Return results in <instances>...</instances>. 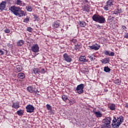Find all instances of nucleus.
Returning <instances> with one entry per match:
<instances>
[{"label": "nucleus", "instance_id": "f257e3e1", "mask_svg": "<svg viewBox=\"0 0 128 128\" xmlns=\"http://www.w3.org/2000/svg\"><path fill=\"white\" fill-rule=\"evenodd\" d=\"M10 10L14 13V14L18 16V18H22V16H26V12L22 10L18 6H12L10 8Z\"/></svg>", "mask_w": 128, "mask_h": 128}, {"label": "nucleus", "instance_id": "f03ea898", "mask_svg": "<svg viewBox=\"0 0 128 128\" xmlns=\"http://www.w3.org/2000/svg\"><path fill=\"white\" fill-rule=\"evenodd\" d=\"M124 122V117L122 116H120L117 118V119L114 117L112 120V126L114 128H118L122 124V122Z\"/></svg>", "mask_w": 128, "mask_h": 128}, {"label": "nucleus", "instance_id": "7ed1b4c3", "mask_svg": "<svg viewBox=\"0 0 128 128\" xmlns=\"http://www.w3.org/2000/svg\"><path fill=\"white\" fill-rule=\"evenodd\" d=\"M92 18L94 22H96L99 24H104L106 22V18L104 16L95 14L92 16Z\"/></svg>", "mask_w": 128, "mask_h": 128}, {"label": "nucleus", "instance_id": "20e7f679", "mask_svg": "<svg viewBox=\"0 0 128 128\" xmlns=\"http://www.w3.org/2000/svg\"><path fill=\"white\" fill-rule=\"evenodd\" d=\"M84 86L82 84L78 85L76 88L78 94H84Z\"/></svg>", "mask_w": 128, "mask_h": 128}, {"label": "nucleus", "instance_id": "39448f33", "mask_svg": "<svg viewBox=\"0 0 128 128\" xmlns=\"http://www.w3.org/2000/svg\"><path fill=\"white\" fill-rule=\"evenodd\" d=\"M27 112H34V107L32 105L28 104L26 106Z\"/></svg>", "mask_w": 128, "mask_h": 128}, {"label": "nucleus", "instance_id": "423d86ee", "mask_svg": "<svg viewBox=\"0 0 128 128\" xmlns=\"http://www.w3.org/2000/svg\"><path fill=\"white\" fill-rule=\"evenodd\" d=\"M31 49L32 52H38L39 50H40V47L38 46V44H34L32 47Z\"/></svg>", "mask_w": 128, "mask_h": 128}, {"label": "nucleus", "instance_id": "0eeeda50", "mask_svg": "<svg viewBox=\"0 0 128 128\" xmlns=\"http://www.w3.org/2000/svg\"><path fill=\"white\" fill-rule=\"evenodd\" d=\"M89 48L91 50H100V46L98 44H95L89 46Z\"/></svg>", "mask_w": 128, "mask_h": 128}, {"label": "nucleus", "instance_id": "6e6552de", "mask_svg": "<svg viewBox=\"0 0 128 128\" xmlns=\"http://www.w3.org/2000/svg\"><path fill=\"white\" fill-rule=\"evenodd\" d=\"M112 121V118H105L104 120V124H106L108 126H110V122Z\"/></svg>", "mask_w": 128, "mask_h": 128}, {"label": "nucleus", "instance_id": "1a4fd4ad", "mask_svg": "<svg viewBox=\"0 0 128 128\" xmlns=\"http://www.w3.org/2000/svg\"><path fill=\"white\" fill-rule=\"evenodd\" d=\"M63 56L64 58V60L67 62H72V58H70V56H68V54H64Z\"/></svg>", "mask_w": 128, "mask_h": 128}, {"label": "nucleus", "instance_id": "9d476101", "mask_svg": "<svg viewBox=\"0 0 128 128\" xmlns=\"http://www.w3.org/2000/svg\"><path fill=\"white\" fill-rule=\"evenodd\" d=\"M6 2L2 1L0 4V10L2 12L4 8H6Z\"/></svg>", "mask_w": 128, "mask_h": 128}, {"label": "nucleus", "instance_id": "9b49d317", "mask_svg": "<svg viewBox=\"0 0 128 128\" xmlns=\"http://www.w3.org/2000/svg\"><path fill=\"white\" fill-rule=\"evenodd\" d=\"M79 60L82 62H86L88 60H86V56H80L79 58Z\"/></svg>", "mask_w": 128, "mask_h": 128}, {"label": "nucleus", "instance_id": "f8f14e48", "mask_svg": "<svg viewBox=\"0 0 128 128\" xmlns=\"http://www.w3.org/2000/svg\"><path fill=\"white\" fill-rule=\"evenodd\" d=\"M18 78L20 80H24V78H26V75L24 74V73L20 72L18 74Z\"/></svg>", "mask_w": 128, "mask_h": 128}, {"label": "nucleus", "instance_id": "ddd939ff", "mask_svg": "<svg viewBox=\"0 0 128 128\" xmlns=\"http://www.w3.org/2000/svg\"><path fill=\"white\" fill-rule=\"evenodd\" d=\"M16 4L18 6H26V4L21 0H16Z\"/></svg>", "mask_w": 128, "mask_h": 128}, {"label": "nucleus", "instance_id": "4468645a", "mask_svg": "<svg viewBox=\"0 0 128 128\" xmlns=\"http://www.w3.org/2000/svg\"><path fill=\"white\" fill-rule=\"evenodd\" d=\"M60 26V21L58 20L54 22L52 24V27L54 28H58Z\"/></svg>", "mask_w": 128, "mask_h": 128}, {"label": "nucleus", "instance_id": "2eb2a0df", "mask_svg": "<svg viewBox=\"0 0 128 128\" xmlns=\"http://www.w3.org/2000/svg\"><path fill=\"white\" fill-rule=\"evenodd\" d=\"M78 24L79 26H81V28H84V26H86V23L84 21H79L78 22Z\"/></svg>", "mask_w": 128, "mask_h": 128}, {"label": "nucleus", "instance_id": "dca6fc26", "mask_svg": "<svg viewBox=\"0 0 128 128\" xmlns=\"http://www.w3.org/2000/svg\"><path fill=\"white\" fill-rule=\"evenodd\" d=\"M22 68L21 66H18L14 68V70L16 72H22Z\"/></svg>", "mask_w": 128, "mask_h": 128}, {"label": "nucleus", "instance_id": "f3484780", "mask_svg": "<svg viewBox=\"0 0 128 128\" xmlns=\"http://www.w3.org/2000/svg\"><path fill=\"white\" fill-rule=\"evenodd\" d=\"M94 114H96V118H102V114L100 112H94Z\"/></svg>", "mask_w": 128, "mask_h": 128}, {"label": "nucleus", "instance_id": "a211bd4d", "mask_svg": "<svg viewBox=\"0 0 128 128\" xmlns=\"http://www.w3.org/2000/svg\"><path fill=\"white\" fill-rule=\"evenodd\" d=\"M101 62H102V64H108V62H110V58H106L104 59H102L101 60Z\"/></svg>", "mask_w": 128, "mask_h": 128}, {"label": "nucleus", "instance_id": "6ab92c4d", "mask_svg": "<svg viewBox=\"0 0 128 128\" xmlns=\"http://www.w3.org/2000/svg\"><path fill=\"white\" fill-rule=\"evenodd\" d=\"M27 90H28V92H31L32 94H33V92H34V88L32 86H28L27 88Z\"/></svg>", "mask_w": 128, "mask_h": 128}, {"label": "nucleus", "instance_id": "aec40b11", "mask_svg": "<svg viewBox=\"0 0 128 128\" xmlns=\"http://www.w3.org/2000/svg\"><path fill=\"white\" fill-rule=\"evenodd\" d=\"M108 106L110 110H116V104H112L109 105Z\"/></svg>", "mask_w": 128, "mask_h": 128}, {"label": "nucleus", "instance_id": "412c9836", "mask_svg": "<svg viewBox=\"0 0 128 128\" xmlns=\"http://www.w3.org/2000/svg\"><path fill=\"white\" fill-rule=\"evenodd\" d=\"M24 44V40H20L17 42V46H22Z\"/></svg>", "mask_w": 128, "mask_h": 128}, {"label": "nucleus", "instance_id": "4be33fe9", "mask_svg": "<svg viewBox=\"0 0 128 128\" xmlns=\"http://www.w3.org/2000/svg\"><path fill=\"white\" fill-rule=\"evenodd\" d=\"M114 82L116 84H117V86H120V84L122 82V81H120V80L118 79H116V80H114Z\"/></svg>", "mask_w": 128, "mask_h": 128}, {"label": "nucleus", "instance_id": "5701e85b", "mask_svg": "<svg viewBox=\"0 0 128 128\" xmlns=\"http://www.w3.org/2000/svg\"><path fill=\"white\" fill-rule=\"evenodd\" d=\"M12 108H20V104L18 103H13Z\"/></svg>", "mask_w": 128, "mask_h": 128}, {"label": "nucleus", "instance_id": "b1692460", "mask_svg": "<svg viewBox=\"0 0 128 128\" xmlns=\"http://www.w3.org/2000/svg\"><path fill=\"white\" fill-rule=\"evenodd\" d=\"M114 2V1L112 0H108L107 1L106 4L108 6H112L114 4H112Z\"/></svg>", "mask_w": 128, "mask_h": 128}, {"label": "nucleus", "instance_id": "393cba45", "mask_svg": "<svg viewBox=\"0 0 128 128\" xmlns=\"http://www.w3.org/2000/svg\"><path fill=\"white\" fill-rule=\"evenodd\" d=\"M17 114L18 116H23L24 115V110H20L17 111Z\"/></svg>", "mask_w": 128, "mask_h": 128}, {"label": "nucleus", "instance_id": "a878e982", "mask_svg": "<svg viewBox=\"0 0 128 128\" xmlns=\"http://www.w3.org/2000/svg\"><path fill=\"white\" fill-rule=\"evenodd\" d=\"M40 72V70L38 68H34L32 70V74H38Z\"/></svg>", "mask_w": 128, "mask_h": 128}, {"label": "nucleus", "instance_id": "bb28decb", "mask_svg": "<svg viewBox=\"0 0 128 128\" xmlns=\"http://www.w3.org/2000/svg\"><path fill=\"white\" fill-rule=\"evenodd\" d=\"M104 72H110V69L108 66H104Z\"/></svg>", "mask_w": 128, "mask_h": 128}, {"label": "nucleus", "instance_id": "cd10ccee", "mask_svg": "<svg viewBox=\"0 0 128 128\" xmlns=\"http://www.w3.org/2000/svg\"><path fill=\"white\" fill-rule=\"evenodd\" d=\"M26 10L28 12H32V7L30 6H28L26 7Z\"/></svg>", "mask_w": 128, "mask_h": 128}, {"label": "nucleus", "instance_id": "c85d7f7f", "mask_svg": "<svg viewBox=\"0 0 128 128\" xmlns=\"http://www.w3.org/2000/svg\"><path fill=\"white\" fill-rule=\"evenodd\" d=\"M88 58H90L91 62H92V60H96V58H94V55H92V56L89 55L88 56Z\"/></svg>", "mask_w": 128, "mask_h": 128}, {"label": "nucleus", "instance_id": "c756f323", "mask_svg": "<svg viewBox=\"0 0 128 128\" xmlns=\"http://www.w3.org/2000/svg\"><path fill=\"white\" fill-rule=\"evenodd\" d=\"M33 94H34L35 96H40V92L36 89L34 90Z\"/></svg>", "mask_w": 128, "mask_h": 128}, {"label": "nucleus", "instance_id": "7c9ffc66", "mask_svg": "<svg viewBox=\"0 0 128 128\" xmlns=\"http://www.w3.org/2000/svg\"><path fill=\"white\" fill-rule=\"evenodd\" d=\"M101 128H110V125H106L104 124L102 126Z\"/></svg>", "mask_w": 128, "mask_h": 128}, {"label": "nucleus", "instance_id": "2f4dec72", "mask_svg": "<svg viewBox=\"0 0 128 128\" xmlns=\"http://www.w3.org/2000/svg\"><path fill=\"white\" fill-rule=\"evenodd\" d=\"M46 107L48 110H52V106H50V105L47 104Z\"/></svg>", "mask_w": 128, "mask_h": 128}, {"label": "nucleus", "instance_id": "473e14b6", "mask_svg": "<svg viewBox=\"0 0 128 128\" xmlns=\"http://www.w3.org/2000/svg\"><path fill=\"white\" fill-rule=\"evenodd\" d=\"M62 100H63L64 101L66 100H68V96L66 95H62Z\"/></svg>", "mask_w": 128, "mask_h": 128}, {"label": "nucleus", "instance_id": "72a5a7b5", "mask_svg": "<svg viewBox=\"0 0 128 128\" xmlns=\"http://www.w3.org/2000/svg\"><path fill=\"white\" fill-rule=\"evenodd\" d=\"M32 30H34V29H32V28H30V27H28L27 28V31L29 32H32Z\"/></svg>", "mask_w": 128, "mask_h": 128}, {"label": "nucleus", "instance_id": "f704fd0d", "mask_svg": "<svg viewBox=\"0 0 128 128\" xmlns=\"http://www.w3.org/2000/svg\"><path fill=\"white\" fill-rule=\"evenodd\" d=\"M30 22V18H26L24 20V22H26V24H28V22Z\"/></svg>", "mask_w": 128, "mask_h": 128}, {"label": "nucleus", "instance_id": "c9c22d12", "mask_svg": "<svg viewBox=\"0 0 128 128\" xmlns=\"http://www.w3.org/2000/svg\"><path fill=\"white\" fill-rule=\"evenodd\" d=\"M104 8L105 10H108V5H106L104 7Z\"/></svg>", "mask_w": 128, "mask_h": 128}, {"label": "nucleus", "instance_id": "e433bc0d", "mask_svg": "<svg viewBox=\"0 0 128 128\" xmlns=\"http://www.w3.org/2000/svg\"><path fill=\"white\" fill-rule=\"evenodd\" d=\"M10 30L9 29H6L4 30V32H6V34H10Z\"/></svg>", "mask_w": 128, "mask_h": 128}, {"label": "nucleus", "instance_id": "4c0bfd02", "mask_svg": "<svg viewBox=\"0 0 128 128\" xmlns=\"http://www.w3.org/2000/svg\"><path fill=\"white\" fill-rule=\"evenodd\" d=\"M114 56V52H111L110 54L109 53V56Z\"/></svg>", "mask_w": 128, "mask_h": 128}, {"label": "nucleus", "instance_id": "58836bf2", "mask_svg": "<svg viewBox=\"0 0 128 128\" xmlns=\"http://www.w3.org/2000/svg\"><path fill=\"white\" fill-rule=\"evenodd\" d=\"M104 54H106V56H109L110 54V52L108 50H106L104 52Z\"/></svg>", "mask_w": 128, "mask_h": 128}, {"label": "nucleus", "instance_id": "ea45409f", "mask_svg": "<svg viewBox=\"0 0 128 128\" xmlns=\"http://www.w3.org/2000/svg\"><path fill=\"white\" fill-rule=\"evenodd\" d=\"M40 72L41 74H46V70L42 68V70H41Z\"/></svg>", "mask_w": 128, "mask_h": 128}, {"label": "nucleus", "instance_id": "a19ab883", "mask_svg": "<svg viewBox=\"0 0 128 128\" xmlns=\"http://www.w3.org/2000/svg\"><path fill=\"white\" fill-rule=\"evenodd\" d=\"M0 54L1 56H3V54H4V51H2V50H0Z\"/></svg>", "mask_w": 128, "mask_h": 128}, {"label": "nucleus", "instance_id": "79ce46f5", "mask_svg": "<svg viewBox=\"0 0 128 128\" xmlns=\"http://www.w3.org/2000/svg\"><path fill=\"white\" fill-rule=\"evenodd\" d=\"M7 46L8 48H12V45L10 44H8Z\"/></svg>", "mask_w": 128, "mask_h": 128}, {"label": "nucleus", "instance_id": "37998d69", "mask_svg": "<svg viewBox=\"0 0 128 128\" xmlns=\"http://www.w3.org/2000/svg\"><path fill=\"white\" fill-rule=\"evenodd\" d=\"M88 6H85L84 10H88Z\"/></svg>", "mask_w": 128, "mask_h": 128}, {"label": "nucleus", "instance_id": "c03bdc74", "mask_svg": "<svg viewBox=\"0 0 128 128\" xmlns=\"http://www.w3.org/2000/svg\"><path fill=\"white\" fill-rule=\"evenodd\" d=\"M112 18H110L109 20L110 22H112L114 20L112 18H114V17H111Z\"/></svg>", "mask_w": 128, "mask_h": 128}, {"label": "nucleus", "instance_id": "a18cd8bd", "mask_svg": "<svg viewBox=\"0 0 128 128\" xmlns=\"http://www.w3.org/2000/svg\"><path fill=\"white\" fill-rule=\"evenodd\" d=\"M124 37L126 38H128V34H126L124 36Z\"/></svg>", "mask_w": 128, "mask_h": 128}, {"label": "nucleus", "instance_id": "49530a36", "mask_svg": "<svg viewBox=\"0 0 128 128\" xmlns=\"http://www.w3.org/2000/svg\"><path fill=\"white\" fill-rule=\"evenodd\" d=\"M125 107L127 108H128V103L126 104V105Z\"/></svg>", "mask_w": 128, "mask_h": 128}, {"label": "nucleus", "instance_id": "de8ad7c7", "mask_svg": "<svg viewBox=\"0 0 128 128\" xmlns=\"http://www.w3.org/2000/svg\"><path fill=\"white\" fill-rule=\"evenodd\" d=\"M123 28H126V26H123Z\"/></svg>", "mask_w": 128, "mask_h": 128}, {"label": "nucleus", "instance_id": "09e8293b", "mask_svg": "<svg viewBox=\"0 0 128 128\" xmlns=\"http://www.w3.org/2000/svg\"><path fill=\"white\" fill-rule=\"evenodd\" d=\"M106 92H108V90H106Z\"/></svg>", "mask_w": 128, "mask_h": 128}, {"label": "nucleus", "instance_id": "8fccbe9b", "mask_svg": "<svg viewBox=\"0 0 128 128\" xmlns=\"http://www.w3.org/2000/svg\"><path fill=\"white\" fill-rule=\"evenodd\" d=\"M106 92H108V90H106Z\"/></svg>", "mask_w": 128, "mask_h": 128}]
</instances>
